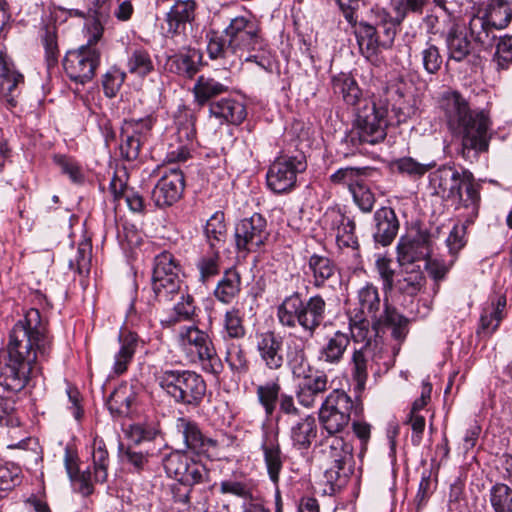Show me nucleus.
Masks as SVG:
<instances>
[{"label": "nucleus", "instance_id": "obj_1", "mask_svg": "<svg viewBox=\"0 0 512 512\" xmlns=\"http://www.w3.org/2000/svg\"><path fill=\"white\" fill-rule=\"evenodd\" d=\"M50 349L51 340L39 310H28L10 332L7 359L0 363V385L14 393L23 390L36 368L37 354L46 357Z\"/></svg>", "mask_w": 512, "mask_h": 512}, {"label": "nucleus", "instance_id": "obj_2", "mask_svg": "<svg viewBox=\"0 0 512 512\" xmlns=\"http://www.w3.org/2000/svg\"><path fill=\"white\" fill-rule=\"evenodd\" d=\"M441 108L449 129L461 137L460 155L470 163L477 161L479 155L489 149V117L483 111L471 110L468 102L456 91L443 95Z\"/></svg>", "mask_w": 512, "mask_h": 512}, {"label": "nucleus", "instance_id": "obj_3", "mask_svg": "<svg viewBox=\"0 0 512 512\" xmlns=\"http://www.w3.org/2000/svg\"><path fill=\"white\" fill-rule=\"evenodd\" d=\"M433 194L443 200H457L456 210L464 209L467 223L477 218L481 203L482 185L467 169L457 170L454 166L442 165L429 175Z\"/></svg>", "mask_w": 512, "mask_h": 512}, {"label": "nucleus", "instance_id": "obj_4", "mask_svg": "<svg viewBox=\"0 0 512 512\" xmlns=\"http://www.w3.org/2000/svg\"><path fill=\"white\" fill-rule=\"evenodd\" d=\"M207 53L210 59H226L230 55L261 50L263 39L258 24L244 16L230 20L222 31L210 30L206 34Z\"/></svg>", "mask_w": 512, "mask_h": 512}, {"label": "nucleus", "instance_id": "obj_5", "mask_svg": "<svg viewBox=\"0 0 512 512\" xmlns=\"http://www.w3.org/2000/svg\"><path fill=\"white\" fill-rule=\"evenodd\" d=\"M327 316V303L320 294L303 298L302 293L294 291L283 298L277 306L278 323L285 329L301 328L309 337H313Z\"/></svg>", "mask_w": 512, "mask_h": 512}, {"label": "nucleus", "instance_id": "obj_6", "mask_svg": "<svg viewBox=\"0 0 512 512\" xmlns=\"http://www.w3.org/2000/svg\"><path fill=\"white\" fill-rule=\"evenodd\" d=\"M84 32L86 44L68 51L63 59L66 75L71 81L80 84L91 81L100 64L101 51L98 43L103 37L104 27L99 18L89 17L84 24Z\"/></svg>", "mask_w": 512, "mask_h": 512}, {"label": "nucleus", "instance_id": "obj_7", "mask_svg": "<svg viewBox=\"0 0 512 512\" xmlns=\"http://www.w3.org/2000/svg\"><path fill=\"white\" fill-rule=\"evenodd\" d=\"M355 118L348 141L354 145H376L385 140L389 126V109L386 101L369 99L355 109Z\"/></svg>", "mask_w": 512, "mask_h": 512}, {"label": "nucleus", "instance_id": "obj_8", "mask_svg": "<svg viewBox=\"0 0 512 512\" xmlns=\"http://www.w3.org/2000/svg\"><path fill=\"white\" fill-rule=\"evenodd\" d=\"M156 381L176 403L198 407L206 394L207 385L199 373L185 369H162Z\"/></svg>", "mask_w": 512, "mask_h": 512}, {"label": "nucleus", "instance_id": "obj_9", "mask_svg": "<svg viewBox=\"0 0 512 512\" xmlns=\"http://www.w3.org/2000/svg\"><path fill=\"white\" fill-rule=\"evenodd\" d=\"M369 316L355 314L349 319V336L355 343L369 344L373 346L376 338L385 328L392 329V337L397 341H403L408 333V319L398 313L397 310H386L382 317L368 319Z\"/></svg>", "mask_w": 512, "mask_h": 512}, {"label": "nucleus", "instance_id": "obj_10", "mask_svg": "<svg viewBox=\"0 0 512 512\" xmlns=\"http://www.w3.org/2000/svg\"><path fill=\"white\" fill-rule=\"evenodd\" d=\"M363 412L360 397L355 394L353 400L343 390H333L323 401L319 409V422L323 430L331 437L339 436L348 427L352 416Z\"/></svg>", "mask_w": 512, "mask_h": 512}, {"label": "nucleus", "instance_id": "obj_11", "mask_svg": "<svg viewBox=\"0 0 512 512\" xmlns=\"http://www.w3.org/2000/svg\"><path fill=\"white\" fill-rule=\"evenodd\" d=\"M177 342L190 362L200 364L207 373L218 374L222 367L212 339L208 333L196 325L179 328Z\"/></svg>", "mask_w": 512, "mask_h": 512}, {"label": "nucleus", "instance_id": "obj_12", "mask_svg": "<svg viewBox=\"0 0 512 512\" xmlns=\"http://www.w3.org/2000/svg\"><path fill=\"white\" fill-rule=\"evenodd\" d=\"M179 272L180 268L171 253L164 251L154 258L152 290L158 302L175 301L184 292Z\"/></svg>", "mask_w": 512, "mask_h": 512}, {"label": "nucleus", "instance_id": "obj_13", "mask_svg": "<svg viewBox=\"0 0 512 512\" xmlns=\"http://www.w3.org/2000/svg\"><path fill=\"white\" fill-rule=\"evenodd\" d=\"M163 467L169 477L192 487L210 482L209 469L202 462L189 457L185 451L177 450L166 455Z\"/></svg>", "mask_w": 512, "mask_h": 512}, {"label": "nucleus", "instance_id": "obj_14", "mask_svg": "<svg viewBox=\"0 0 512 512\" xmlns=\"http://www.w3.org/2000/svg\"><path fill=\"white\" fill-rule=\"evenodd\" d=\"M306 168L307 161L303 152L280 155L270 165L266 175L267 185L275 193L288 192L294 188L297 175Z\"/></svg>", "mask_w": 512, "mask_h": 512}, {"label": "nucleus", "instance_id": "obj_15", "mask_svg": "<svg viewBox=\"0 0 512 512\" xmlns=\"http://www.w3.org/2000/svg\"><path fill=\"white\" fill-rule=\"evenodd\" d=\"M329 468L325 477L330 483L337 486L345 484L354 471L353 446L343 436L332 437L326 451Z\"/></svg>", "mask_w": 512, "mask_h": 512}, {"label": "nucleus", "instance_id": "obj_16", "mask_svg": "<svg viewBox=\"0 0 512 512\" xmlns=\"http://www.w3.org/2000/svg\"><path fill=\"white\" fill-rule=\"evenodd\" d=\"M235 245L238 252L247 254L257 251L270 236L266 219L258 213L240 220L235 226Z\"/></svg>", "mask_w": 512, "mask_h": 512}, {"label": "nucleus", "instance_id": "obj_17", "mask_svg": "<svg viewBox=\"0 0 512 512\" xmlns=\"http://www.w3.org/2000/svg\"><path fill=\"white\" fill-rule=\"evenodd\" d=\"M151 117L129 119L123 122L121 128V157L127 161L138 158L142 145L146 142L152 129Z\"/></svg>", "mask_w": 512, "mask_h": 512}, {"label": "nucleus", "instance_id": "obj_18", "mask_svg": "<svg viewBox=\"0 0 512 512\" xmlns=\"http://www.w3.org/2000/svg\"><path fill=\"white\" fill-rule=\"evenodd\" d=\"M184 187L183 172L179 168H168L154 186L151 198L157 207H168L181 198Z\"/></svg>", "mask_w": 512, "mask_h": 512}, {"label": "nucleus", "instance_id": "obj_19", "mask_svg": "<svg viewBox=\"0 0 512 512\" xmlns=\"http://www.w3.org/2000/svg\"><path fill=\"white\" fill-rule=\"evenodd\" d=\"M397 253L400 265H417L416 262H425L432 253L430 233L419 229L411 238L400 239Z\"/></svg>", "mask_w": 512, "mask_h": 512}, {"label": "nucleus", "instance_id": "obj_20", "mask_svg": "<svg viewBox=\"0 0 512 512\" xmlns=\"http://www.w3.org/2000/svg\"><path fill=\"white\" fill-rule=\"evenodd\" d=\"M375 357V347L367 344H361L354 347L349 361V368L352 381L354 383V392L357 397H361L366 389V383L369 372L373 369Z\"/></svg>", "mask_w": 512, "mask_h": 512}, {"label": "nucleus", "instance_id": "obj_21", "mask_svg": "<svg viewBox=\"0 0 512 512\" xmlns=\"http://www.w3.org/2000/svg\"><path fill=\"white\" fill-rule=\"evenodd\" d=\"M256 350L268 370L277 371L285 364L283 338L273 331L261 333L257 338Z\"/></svg>", "mask_w": 512, "mask_h": 512}, {"label": "nucleus", "instance_id": "obj_22", "mask_svg": "<svg viewBox=\"0 0 512 512\" xmlns=\"http://www.w3.org/2000/svg\"><path fill=\"white\" fill-rule=\"evenodd\" d=\"M24 83V76L19 73L13 62L4 52H0V98L10 107L17 105V98L21 93L20 85Z\"/></svg>", "mask_w": 512, "mask_h": 512}, {"label": "nucleus", "instance_id": "obj_23", "mask_svg": "<svg viewBox=\"0 0 512 512\" xmlns=\"http://www.w3.org/2000/svg\"><path fill=\"white\" fill-rule=\"evenodd\" d=\"M350 345V336L341 330H336L323 339L317 352V360L326 367L340 365Z\"/></svg>", "mask_w": 512, "mask_h": 512}, {"label": "nucleus", "instance_id": "obj_24", "mask_svg": "<svg viewBox=\"0 0 512 512\" xmlns=\"http://www.w3.org/2000/svg\"><path fill=\"white\" fill-rule=\"evenodd\" d=\"M175 429L182 436L185 448L196 454L207 453L210 448H216L218 445L216 440L206 437L199 425L189 418H177Z\"/></svg>", "mask_w": 512, "mask_h": 512}, {"label": "nucleus", "instance_id": "obj_25", "mask_svg": "<svg viewBox=\"0 0 512 512\" xmlns=\"http://www.w3.org/2000/svg\"><path fill=\"white\" fill-rule=\"evenodd\" d=\"M338 268L333 259L326 255L311 254L304 267V274L310 277V283L316 289H322L336 279Z\"/></svg>", "mask_w": 512, "mask_h": 512}, {"label": "nucleus", "instance_id": "obj_26", "mask_svg": "<svg viewBox=\"0 0 512 512\" xmlns=\"http://www.w3.org/2000/svg\"><path fill=\"white\" fill-rule=\"evenodd\" d=\"M360 6L354 11V20L347 22L352 25L354 28V34L357 40V44L359 46V50L361 54L367 58L371 59L383 49L381 45V40L379 39V35L377 33V26H375L371 21H359L358 22V10Z\"/></svg>", "mask_w": 512, "mask_h": 512}, {"label": "nucleus", "instance_id": "obj_27", "mask_svg": "<svg viewBox=\"0 0 512 512\" xmlns=\"http://www.w3.org/2000/svg\"><path fill=\"white\" fill-rule=\"evenodd\" d=\"M373 239L383 247L389 246L397 236L399 220L391 207H381L374 213Z\"/></svg>", "mask_w": 512, "mask_h": 512}, {"label": "nucleus", "instance_id": "obj_28", "mask_svg": "<svg viewBox=\"0 0 512 512\" xmlns=\"http://www.w3.org/2000/svg\"><path fill=\"white\" fill-rule=\"evenodd\" d=\"M357 304L359 315L370 318L382 317L386 310H397L388 304L387 299L381 301L378 288L371 283H366L357 292Z\"/></svg>", "mask_w": 512, "mask_h": 512}, {"label": "nucleus", "instance_id": "obj_29", "mask_svg": "<svg viewBox=\"0 0 512 512\" xmlns=\"http://www.w3.org/2000/svg\"><path fill=\"white\" fill-rule=\"evenodd\" d=\"M328 389V376L322 371L303 378L296 389L298 403L305 408H312L317 398Z\"/></svg>", "mask_w": 512, "mask_h": 512}, {"label": "nucleus", "instance_id": "obj_30", "mask_svg": "<svg viewBox=\"0 0 512 512\" xmlns=\"http://www.w3.org/2000/svg\"><path fill=\"white\" fill-rule=\"evenodd\" d=\"M202 59L200 50L189 48L168 57L166 65L170 72L191 79L198 73Z\"/></svg>", "mask_w": 512, "mask_h": 512}, {"label": "nucleus", "instance_id": "obj_31", "mask_svg": "<svg viewBox=\"0 0 512 512\" xmlns=\"http://www.w3.org/2000/svg\"><path fill=\"white\" fill-rule=\"evenodd\" d=\"M318 426L315 417L307 415L292 423L289 438L292 447L299 451H307L316 439Z\"/></svg>", "mask_w": 512, "mask_h": 512}, {"label": "nucleus", "instance_id": "obj_32", "mask_svg": "<svg viewBox=\"0 0 512 512\" xmlns=\"http://www.w3.org/2000/svg\"><path fill=\"white\" fill-rule=\"evenodd\" d=\"M331 86L333 93L340 96L347 105L353 106L354 110L361 105L362 101L369 100V98L363 97L357 81L349 73L341 72L334 75L331 79Z\"/></svg>", "mask_w": 512, "mask_h": 512}, {"label": "nucleus", "instance_id": "obj_33", "mask_svg": "<svg viewBox=\"0 0 512 512\" xmlns=\"http://www.w3.org/2000/svg\"><path fill=\"white\" fill-rule=\"evenodd\" d=\"M506 307V296L497 295L491 300V303L483 308L477 334L483 337L491 336L499 327L504 317Z\"/></svg>", "mask_w": 512, "mask_h": 512}, {"label": "nucleus", "instance_id": "obj_34", "mask_svg": "<svg viewBox=\"0 0 512 512\" xmlns=\"http://www.w3.org/2000/svg\"><path fill=\"white\" fill-rule=\"evenodd\" d=\"M261 450L269 480L273 485H277L285 461L277 438L266 437L261 444Z\"/></svg>", "mask_w": 512, "mask_h": 512}, {"label": "nucleus", "instance_id": "obj_35", "mask_svg": "<svg viewBox=\"0 0 512 512\" xmlns=\"http://www.w3.org/2000/svg\"><path fill=\"white\" fill-rule=\"evenodd\" d=\"M209 112L212 116L233 125L241 124L247 116L245 105L233 98L211 102Z\"/></svg>", "mask_w": 512, "mask_h": 512}, {"label": "nucleus", "instance_id": "obj_36", "mask_svg": "<svg viewBox=\"0 0 512 512\" xmlns=\"http://www.w3.org/2000/svg\"><path fill=\"white\" fill-rule=\"evenodd\" d=\"M446 44L449 53V60L462 62L468 59L469 62L475 63L479 57L474 52V47L466 33L451 29L446 38Z\"/></svg>", "mask_w": 512, "mask_h": 512}, {"label": "nucleus", "instance_id": "obj_37", "mask_svg": "<svg viewBox=\"0 0 512 512\" xmlns=\"http://www.w3.org/2000/svg\"><path fill=\"white\" fill-rule=\"evenodd\" d=\"M120 349L114 356L113 372L121 375L127 371L139 345V336L132 331H121L119 334Z\"/></svg>", "mask_w": 512, "mask_h": 512}, {"label": "nucleus", "instance_id": "obj_38", "mask_svg": "<svg viewBox=\"0 0 512 512\" xmlns=\"http://www.w3.org/2000/svg\"><path fill=\"white\" fill-rule=\"evenodd\" d=\"M196 7L195 0L176 1L167 13L168 31L176 34L184 30L186 24L194 21Z\"/></svg>", "mask_w": 512, "mask_h": 512}, {"label": "nucleus", "instance_id": "obj_39", "mask_svg": "<svg viewBox=\"0 0 512 512\" xmlns=\"http://www.w3.org/2000/svg\"><path fill=\"white\" fill-rule=\"evenodd\" d=\"M371 12L373 14L372 22L377 26V33L381 40L382 48L388 49L392 46L396 36L397 26L402 21L397 20V14L395 17H391L384 9L376 8L372 9Z\"/></svg>", "mask_w": 512, "mask_h": 512}, {"label": "nucleus", "instance_id": "obj_40", "mask_svg": "<svg viewBox=\"0 0 512 512\" xmlns=\"http://www.w3.org/2000/svg\"><path fill=\"white\" fill-rule=\"evenodd\" d=\"M135 401L136 392L133 386L125 383L113 391L107 401V407L112 415L126 417L130 415Z\"/></svg>", "mask_w": 512, "mask_h": 512}, {"label": "nucleus", "instance_id": "obj_41", "mask_svg": "<svg viewBox=\"0 0 512 512\" xmlns=\"http://www.w3.org/2000/svg\"><path fill=\"white\" fill-rule=\"evenodd\" d=\"M127 69L130 74L144 78L154 71V62L150 52L141 46L128 48Z\"/></svg>", "mask_w": 512, "mask_h": 512}, {"label": "nucleus", "instance_id": "obj_42", "mask_svg": "<svg viewBox=\"0 0 512 512\" xmlns=\"http://www.w3.org/2000/svg\"><path fill=\"white\" fill-rule=\"evenodd\" d=\"M404 267L403 275L397 280V290L408 296H416L424 287L426 279L421 265H401Z\"/></svg>", "mask_w": 512, "mask_h": 512}, {"label": "nucleus", "instance_id": "obj_43", "mask_svg": "<svg viewBox=\"0 0 512 512\" xmlns=\"http://www.w3.org/2000/svg\"><path fill=\"white\" fill-rule=\"evenodd\" d=\"M241 291V276L236 269L224 272L214 289L215 298L223 304H230Z\"/></svg>", "mask_w": 512, "mask_h": 512}, {"label": "nucleus", "instance_id": "obj_44", "mask_svg": "<svg viewBox=\"0 0 512 512\" xmlns=\"http://www.w3.org/2000/svg\"><path fill=\"white\" fill-rule=\"evenodd\" d=\"M281 394L282 387L279 377H275L256 387L257 400L264 409L267 417H271L276 411L278 399Z\"/></svg>", "mask_w": 512, "mask_h": 512}, {"label": "nucleus", "instance_id": "obj_45", "mask_svg": "<svg viewBox=\"0 0 512 512\" xmlns=\"http://www.w3.org/2000/svg\"><path fill=\"white\" fill-rule=\"evenodd\" d=\"M285 361L296 379L307 378L313 374V367L308 360L305 348L300 344L288 347Z\"/></svg>", "mask_w": 512, "mask_h": 512}, {"label": "nucleus", "instance_id": "obj_46", "mask_svg": "<svg viewBox=\"0 0 512 512\" xmlns=\"http://www.w3.org/2000/svg\"><path fill=\"white\" fill-rule=\"evenodd\" d=\"M228 89V85L210 76L201 75L194 85L193 92L196 102L199 105H204L210 102L214 97L227 92Z\"/></svg>", "mask_w": 512, "mask_h": 512}, {"label": "nucleus", "instance_id": "obj_47", "mask_svg": "<svg viewBox=\"0 0 512 512\" xmlns=\"http://www.w3.org/2000/svg\"><path fill=\"white\" fill-rule=\"evenodd\" d=\"M204 234L209 248L220 249L225 243L227 227L222 211H216L206 222Z\"/></svg>", "mask_w": 512, "mask_h": 512}, {"label": "nucleus", "instance_id": "obj_48", "mask_svg": "<svg viewBox=\"0 0 512 512\" xmlns=\"http://www.w3.org/2000/svg\"><path fill=\"white\" fill-rule=\"evenodd\" d=\"M372 173L373 169L369 167H344L334 172L330 181L335 185L347 186L351 192Z\"/></svg>", "mask_w": 512, "mask_h": 512}, {"label": "nucleus", "instance_id": "obj_49", "mask_svg": "<svg viewBox=\"0 0 512 512\" xmlns=\"http://www.w3.org/2000/svg\"><path fill=\"white\" fill-rule=\"evenodd\" d=\"M484 15L495 29H503L512 20V0H489Z\"/></svg>", "mask_w": 512, "mask_h": 512}, {"label": "nucleus", "instance_id": "obj_50", "mask_svg": "<svg viewBox=\"0 0 512 512\" xmlns=\"http://www.w3.org/2000/svg\"><path fill=\"white\" fill-rule=\"evenodd\" d=\"M246 335L243 313L234 306L227 310L223 317L222 337L224 340H239Z\"/></svg>", "mask_w": 512, "mask_h": 512}, {"label": "nucleus", "instance_id": "obj_51", "mask_svg": "<svg viewBox=\"0 0 512 512\" xmlns=\"http://www.w3.org/2000/svg\"><path fill=\"white\" fill-rule=\"evenodd\" d=\"M92 462L95 482L104 483L108 477L110 460L106 444L97 436L92 443Z\"/></svg>", "mask_w": 512, "mask_h": 512}, {"label": "nucleus", "instance_id": "obj_52", "mask_svg": "<svg viewBox=\"0 0 512 512\" xmlns=\"http://www.w3.org/2000/svg\"><path fill=\"white\" fill-rule=\"evenodd\" d=\"M493 29L495 28L488 23V18L485 15H475L470 19V37L476 44H479L482 47H488L492 44V40L495 38L493 35Z\"/></svg>", "mask_w": 512, "mask_h": 512}, {"label": "nucleus", "instance_id": "obj_53", "mask_svg": "<svg viewBox=\"0 0 512 512\" xmlns=\"http://www.w3.org/2000/svg\"><path fill=\"white\" fill-rule=\"evenodd\" d=\"M177 300L173 307V312L168 315L165 320H162V323L168 326L175 325L181 321L190 320L195 314L196 306L194 304V298L191 295L183 292L178 296Z\"/></svg>", "mask_w": 512, "mask_h": 512}, {"label": "nucleus", "instance_id": "obj_54", "mask_svg": "<svg viewBox=\"0 0 512 512\" xmlns=\"http://www.w3.org/2000/svg\"><path fill=\"white\" fill-rule=\"evenodd\" d=\"M489 503L494 512H512V487L496 483L489 490Z\"/></svg>", "mask_w": 512, "mask_h": 512}, {"label": "nucleus", "instance_id": "obj_55", "mask_svg": "<svg viewBox=\"0 0 512 512\" xmlns=\"http://www.w3.org/2000/svg\"><path fill=\"white\" fill-rule=\"evenodd\" d=\"M195 492L196 487H192L178 481L171 485L170 495L173 503V509L178 512H190Z\"/></svg>", "mask_w": 512, "mask_h": 512}, {"label": "nucleus", "instance_id": "obj_56", "mask_svg": "<svg viewBox=\"0 0 512 512\" xmlns=\"http://www.w3.org/2000/svg\"><path fill=\"white\" fill-rule=\"evenodd\" d=\"M220 492L222 494H231L243 500L242 505L253 503L261 497L255 493L251 485L242 481L225 480L220 483Z\"/></svg>", "mask_w": 512, "mask_h": 512}, {"label": "nucleus", "instance_id": "obj_57", "mask_svg": "<svg viewBox=\"0 0 512 512\" xmlns=\"http://www.w3.org/2000/svg\"><path fill=\"white\" fill-rule=\"evenodd\" d=\"M219 261V249L215 248H209L208 251L199 258L197 262V268L200 273V280L203 283H205L211 277L219 274Z\"/></svg>", "mask_w": 512, "mask_h": 512}, {"label": "nucleus", "instance_id": "obj_58", "mask_svg": "<svg viewBox=\"0 0 512 512\" xmlns=\"http://www.w3.org/2000/svg\"><path fill=\"white\" fill-rule=\"evenodd\" d=\"M336 240L339 247L358 249L359 243L355 235V223L344 215H339Z\"/></svg>", "mask_w": 512, "mask_h": 512}, {"label": "nucleus", "instance_id": "obj_59", "mask_svg": "<svg viewBox=\"0 0 512 512\" xmlns=\"http://www.w3.org/2000/svg\"><path fill=\"white\" fill-rule=\"evenodd\" d=\"M225 360L232 372L244 375L249 371V360L242 345L231 344L226 351Z\"/></svg>", "mask_w": 512, "mask_h": 512}, {"label": "nucleus", "instance_id": "obj_60", "mask_svg": "<svg viewBox=\"0 0 512 512\" xmlns=\"http://www.w3.org/2000/svg\"><path fill=\"white\" fill-rule=\"evenodd\" d=\"M397 170L402 174H407L410 177L420 178L425 175L430 169L436 166L434 161L429 163H420L412 157H402L395 161Z\"/></svg>", "mask_w": 512, "mask_h": 512}, {"label": "nucleus", "instance_id": "obj_61", "mask_svg": "<svg viewBox=\"0 0 512 512\" xmlns=\"http://www.w3.org/2000/svg\"><path fill=\"white\" fill-rule=\"evenodd\" d=\"M126 79V72L122 71L117 67H111L104 75L102 79V86L104 94L113 98L119 92L124 81Z\"/></svg>", "mask_w": 512, "mask_h": 512}, {"label": "nucleus", "instance_id": "obj_62", "mask_svg": "<svg viewBox=\"0 0 512 512\" xmlns=\"http://www.w3.org/2000/svg\"><path fill=\"white\" fill-rule=\"evenodd\" d=\"M421 61L427 73L436 74L441 69L443 58L436 45L427 43L425 48L421 51Z\"/></svg>", "mask_w": 512, "mask_h": 512}, {"label": "nucleus", "instance_id": "obj_63", "mask_svg": "<svg viewBox=\"0 0 512 512\" xmlns=\"http://www.w3.org/2000/svg\"><path fill=\"white\" fill-rule=\"evenodd\" d=\"M493 60L498 69H507L512 64V36L506 35L499 39Z\"/></svg>", "mask_w": 512, "mask_h": 512}, {"label": "nucleus", "instance_id": "obj_64", "mask_svg": "<svg viewBox=\"0 0 512 512\" xmlns=\"http://www.w3.org/2000/svg\"><path fill=\"white\" fill-rule=\"evenodd\" d=\"M350 193L353 196L355 204L362 212L370 213L373 210L375 204V196L370 188L366 185L365 180H363V182L355 187V189Z\"/></svg>", "mask_w": 512, "mask_h": 512}]
</instances>
